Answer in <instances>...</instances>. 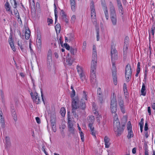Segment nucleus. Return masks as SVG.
Returning <instances> with one entry per match:
<instances>
[{"instance_id": "53", "label": "nucleus", "mask_w": 155, "mask_h": 155, "mask_svg": "<svg viewBox=\"0 0 155 155\" xmlns=\"http://www.w3.org/2000/svg\"><path fill=\"white\" fill-rule=\"evenodd\" d=\"M47 21L48 23V25H50L51 24H52L53 20L51 19L48 18L47 19Z\"/></svg>"}, {"instance_id": "11", "label": "nucleus", "mask_w": 155, "mask_h": 155, "mask_svg": "<svg viewBox=\"0 0 155 155\" xmlns=\"http://www.w3.org/2000/svg\"><path fill=\"white\" fill-rule=\"evenodd\" d=\"M101 5L103 8L106 18L107 20H108L109 18V15L107 6L105 2H103V1L101 2Z\"/></svg>"}, {"instance_id": "38", "label": "nucleus", "mask_w": 155, "mask_h": 155, "mask_svg": "<svg viewBox=\"0 0 155 155\" xmlns=\"http://www.w3.org/2000/svg\"><path fill=\"white\" fill-rule=\"evenodd\" d=\"M129 38L128 36H126L125 38L124 45H128V42Z\"/></svg>"}, {"instance_id": "52", "label": "nucleus", "mask_w": 155, "mask_h": 155, "mask_svg": "<svg viewBox=\"0 0 155 155\" xmlns=\"http://www.w3.org/2000/svg\"><path fill=\"white\" fill-rule=\"evenodd\" d=\"M18 45L19 47L21 48V50H23V48H22L21 41H18Z\"/></svg>"}, {"instance_id": "6", "label": "nucleus", "mask_w": 155, "mask_h": 155, "mask_svg": "<svg viewBox=\"0 0 155 155\" xmlns=\"http://www.w3.org/2000/svg\"><path fill=\"white\" fill-rule=\"evenodd\" d=\"M132 74L131 68L130 65L128 64L126 66L125 71V74L127 80L129 81V79Z\"/></svg>"}, {"instance_id": "49", "label": "nucleus", "mask_w": 155, "mask_h": 155, "mask_svg": "<svg viewBox=\"0 0 155 155\" xmlns=\"http://www.w3.org/2000/svg\"><path fill=\"white\" fill-rule=\"evenodd\" d=\"M64 45L66 49L68 50H69L71 47H70L69 45L68 44H67L66 43H65L64 44Z\"/></svg>"}, {"instance_id": "17", "label": "nucleus", "mask_w": 155, "mask_h": 155, "mask_svg": "<svg viewBox=\"0 0 155 155\" xmlns=\"http://www.w3.org/2000/svg\"><path fill=\"white\" fill-rule=\"evenodd\" d=\"M117 105V101L116 95L114 93H113L111 97L110 105Z\"/></svg>"}, {"instance_id": "23", "label": "nucleus", "mask_w": 155, "mask_h": 155, "mask_svg": "<svg viewBox=\"0 0 155 155\" xmlns=\"http://www.w3.org/2000/svg\"><path fill=\"white\" fill-rule=\"evenodd\" d=\"M11 111L14 120L16 121L17 120V118L15 110L14 109H12Z\"/></svg>"}, {"instance_id": "21", "label": "nucleus", "mask_w": 155, "mask_h": 155, "mask_svg": "<svg viewBox=\"0 0 155 155\" xmlns=\"http://www.w3.org/2000/svg\"><path fill=\"white\" fill-rule=\"evenodd\" d=\"M69 112L68 113V128L73 127V124L72 121L71 120V118L69 115Z\"/></svg>"}, {"instance_id": "28", "label": "nucleus", "mask_w": 155, "mask_h": 155, "mask_svg": "<svg viewBox=\"0 0 155 155\" xmlns=\"http://www.w3.org/2000/svg\"><path fill=\"white\" fill-rule=\"evenodd\" d=\"M54 12L55 17V23H56L58 19V12L57 10V7L55 3H54Z\"/></svg>"}, {"instance_id": "27", "label": "nucleus", "mask_w": 155, "mask_h": 155, "mask_svg": "<svg viewBox=\"0 0 155 155\" xmlns=\"http://www.w3.org/2000/svg\"><path fill=\"white\" fill-rule=\"evenodd\" d=\"M105 145H109L110 144V139L107 136H105L104 139Z\"/></svg>"}, {"instance_id": "62", "label": "nucleus", "mask_w": 155, "mask_h": 155, "mask_svg": "<svg viewBox=\"0 0 155 155\" xmlns=\"http://www.w3.org/2000/svg\"><path fill=\"white\" fill-rule=\"evenodd\" d=\"M127 48H128V45H124L123 51H127Z\"/></svg>"}, {"instance_id": "55", "label": "nucleus", "mask_w": 155, "mask_h": 155, "mask_svg": "<svg viewBox=\"0 0 155 155\" xmlns=\"http://www.w3.org/2000/svg\"><path fill=\"white\" fill-rule=\"evenodd\" d=\"M80 136L81 137V139L82 141H83L84 140V134L82 132H80Z\"/></svg>"}, {"instance_id": "13", "label": "nucleus", "mask_w": 155, "mask_h": 155, "mask_svg": "<svg viewBox=\"0 0 155 155\" xmlns=\"http://www.w3.org/2000/svg\"><path fill=\"white\" fill-rule=\"evenodd\" d=\"M93 56L91 62H93L94 61V62H97V54L96 51V47L94 45L93 46Z\"/></svg>"}, {"instance_id": "1", "label": "nucleus", "mask_w": 155, "mask_h": 155, "mask_svg": "<svg viewBox=\"0 0 155 155\" xmlns=\"http://www.w3.org/2000/svg\"><path fill=\"white\" fill-rule=\"evenodd\" d=\"M71 106L73 114L76 117H78L76 113V110L79 107L82 110H84L85 108L86 105L84 102H83L82 101H80L78 98L76 97L72 99Z\"/></svg>"}, {"instance_id": "61", "label": "nucleus", "mask_w": 155, "mask_h": 155, "mask_svg": "<svg viewBox=\"0 0 155 155\" xmlns=\"http://www.w3.org/2000/svg\"><path fill=\"white\" fill-rule=\"evenodd\" d=\"M58 41L59 43L61 45V46H63V41H62V38L61 37H60L59 40H58Z\"/></svg>"}, {"instance_id": "60", "label": "nucleus", "mask_w": 155, "mask_h": 155, "mask_svg": "<svg viewBox=\"0 0 155 155\" xmlns=\"http://www.w3.org/2000/svg\"><path fill=\"white\" fill-rule=\"evenodd\" d=\"M42 150L44 152L46 155H48V153L46 151V148H45L44 146H43L42 148Z\"/></svg>"}, {"instance_id": "19", "label": "nucleus", "mask_w": 155, "mask_h": 155, "mask_svg": "<svg viewBox=\"0 0 155 155\" xmlns=\"http://www.w3.org/2000/svg\"><path fill=\"white\" fill-rule=\"evenodd\" d=\"M89 127L90 128L91 132V134L92 135L95 137V132L94 130V128L93 126V124L92 123H90L89 124Z\"/></svg>"}, {"instance_id": "25", "label": "nucleus", "mask_w": 155, "mask_h": 155, "mask_svg": "<svg viewBox=\"0 0 155 155\" xmlns=\"http://www.w3.org/2000/svg\"><path fill=\"white\" fill-rule=\"evenodd\" d=\"M30 31L29 29H26L25 33V37L26 39H28L30 36Z\"/></svg>"}, {"instance_id": "4", "label": "nucleus", "mask_w": 155, "mask_h": 155, "mask_svg": "<svg viewBox=\"0 0 155 155\" xmlns=\"http://www.w3.org/2000/svg\"><path fill=\"white\" fill-rule=\"evenodd\" d=\"M125 124L121 125L120 126V122L117 120L114 121V130L117 136H120L123 132L125 128Z\"/></svg>"}, {"instance_id": "24", "label": "nucleus", "mask_w": 155, "mask_h": 155, "mask_svg": "<svg viewBox=\"0 0 155 155\" xmlns=\"http://www.w3.org/2000/svg\"><path fill=\"white\" fill-rule=\"evenodd\" d=\"M146 87L144 83H143L142 88L141 89V95L145 96L146 94Z\"/></svg>"}, {"instance_id": "51", "label": "nucleus", "mask_w": 155, "mask_h": 155, "mask_svg": "<svg viewBox=\"0 0 155 155\" xmlns=\"http://www.w3.org/2000/svg\"><path fill=\"white\" fill-rule=\"evenodd\" d=\"M97 31V41H98L99 39V29L96 30Z\"/></svg>"}, {"instance_id": "32", "label": "nucleus", "mask_w": 155, "mask_h": 155, "mask_svg": "<svg viewBox=\"0 0 155 155\" xmlns=\"http://www.w3.org/2000/svg\"><path fill=\"white\" fill-rule=\"evenodd\" d=\"M66 111H65V110L64 107H62L61 108V110L60 111V113L62 117L64 116L65 114Z\"/></svg>"}, {"instance_id": "8", "label": "nucleus", "mask_w": 155, "mask_h": 155, "mask_svg": "<svg viewBox=\"0 0 155 155\" xmlns=\"http://www.w3.org/2000/svg\"><path fill=\"white\" fill-rule=\"evenodd\" d=\"M30 94L33 101L37 104H39L40 102V100L37 93L35 92L33 94V92H31Z\"/></svg>"}, {"instance_id": "26", "label": "nucleus", "mask_w": 155, "mask_h": 155, "mask_svg": "<svg viewBox=\"0 0 155 155\" xmlns=\"http://www.w3.org/2000/svg\"><path fill=\"white\" fill-rule=\"evenodd\" d=\"M5 6L6 10L7 11H9L11 13H12V10H10V7L9 4L8 2H6L5 5Z\"/></svg>"}, {"instance_id": "18", "label": "nucleus", "mask_w": 155, "mask_h": 155, "mask_svg": "<svg viewBox=\"0 0 155 155\" xmlns=\"http://www.w3.org/2000/svg\"><path fill=\"white\" fill-rule=\"evenodd\" d=\"M70 2L72 11L74 12L75 11L76 4L75 0H70Z\"/></svg>"}, {"instance_id": "48", "label": "nucleus", "mask_w": 155, "mask_h": 155, "mask_svg": "<svg viewBox=\"0 0 155 155\" xmlns=\"http://www.w3.org/2000/svg\"><path fill=\"white\" fill-rule=\"evenodd\" d=\"M69 131L70 132V133L73 134L74 132V127L69 128Z\"/></svg>"}, {"instance_id": "45", "label": "nucleus", "mask_w": 155, "mask_h": 155, "mask_svg": "<svg viewBox=\"0 0 155 155\" xmlns=\"http://www.w3.org/2000/svg\"><path fill=\"white\" fill-rule=\"evenodd\" d=\"M8 42L9 43V45L11 44H13V41L12 39V35H10L9 36V38L8 39Z\"/></svg>"}, {"instance_id": "34", "label": "nucleus", "mask_w": 155, "mask_h": 155, "mask_svg": "<svg viewBox=\"0 0 155 155\" xmlns=\"http://www.w3.org/2000/svg\"><path fill=\"white\" fill-rule=\"evenodd\" d=\"M50 122H51V125L55 124V122H56L55 118L54 117H51Z\"/></svg>"}, {"instance_id": "58", "label": "nucleus", "mask_w": 155, "mask_h": 155, "mask_svg": "<svg viewBox=\"0 0 155 155\" xmlns=\"http://www.w3.org/2000/svg\"><path fill=\"white\" fill-rule=\"evenodd\" d=\"M10 45L12 50L15 51V48L14 46V44L12 43Z\"/></svg>"}, {"instance_id": "35", "label": "nucleus", "mask_w": 155, "mask_h": 155, "mask_svg": "<svg viewBox=\"0 0 155 155\" xmlns=\"http://www.w3.org/2000/svg\"><path fill=\"white\" fill-rule=\"evenodd\" d=\"M127 128L128 131L132 130V127L131 124L130 122H128L127 125Z\"/></svg>"}, {"instance_id": "59", "label": "nucleus", "mask_w": 155, "mask_h": 155, "mask_svg": "<svg viewBox=\"0 0 155 155\" xmlns=\"http://www.w3.org/2000/svg\"><path fill=\"white\" fill-rule=\"evenodd\" d=\"M148 129V124L147 122L146 121L145 125L144 130L145 131H147V130Z\"/></svg>"}, {"instance_id": "20", "label": "nucleus", "mask_w": 155, "mask_h": 155, "mask_svg": "<svg viewBox=\"0 0 155 155\" xmlns=\"http://www.w3.org/2000/svg\"><path fill=\"white\" fill-rule=\"evenodd\" d=\"M112 74L113 78V81L115 85H116L117 84V77L116 73V71H112Z\"/></svg>"}, {"instance_id": "42", "label": "nucleus", "mask_w": 155, "mask_h": 155, "mask_svg": "<svg viewBox=\"0 0 155 155\" xmlns=\"http://www.w3.org/2000/svg\"><path fill=\"white\" fill-rule=\"evenodd\" d=\"M94 117L93 116H91L89 117V119L88 120V121L90 123H92L93 124V122L94 121Z\"/></svg>"}, {"instance_id": "43", "label": "nucleus", "mask_w": 155, "mask_h": 155, "mask_svg": "<svg viewBox=\"0 0 155 155\" xmlns=\"http://www.w3.org/2000/svg\"><path fill=\"white\" fill-rule=\"evenodd\" d=\"M69 50H70V51L71 54L73 55H74V52L75 51H76V49L71 47Z\"/></svg>"}, {"instance_id": "2", "label": "nucleus", "mask_w": 155, "mask_h": 155, "mask_svg": "<svg viewBox=\"0 0 155 155\" xmlns=\"http://www.w3.org/2000/svg\"><path fill=\"white\" fill-rule=\"evenodd\" d=\"M97 65V62H94V61L91 62L90 79L91 83L92 86L93 87H96L97 85L96 74V69Z\"/></svg>"}, {"instance_id": "41", "label": "nucleus", "mask_w": 155, "mask_h": 155, "mask_svg": "<svg viewBox=\"0 0 155 155\" xmlns=\"http://www.w3.org/2000/svg\"><path fill=\"white\" fill-rule=\"evenodd\" d=\"M74 37V34L73 33H70L69 37V40L71 41H72Z\"/></svg>"}, {"instance_id": "16", "label": "nucleus", "mask_w": 155, "mask_h": 155, "mask_svg": "<svg viewBox=\"0 0 155 155\" xmlns=\"http://www.w3.org/2000/svg\"><path fill=\"white\" fill-rule=\"evenodd\" d=\"M36 40V45L38 51H40L41 47V36L38 35Z\"/></svg>"}, {"instance_id": "7", "label": "nucleus", "mask_w": 155, "mask_h": 155, "mask_svg": "<svg viewBox=\"0 0 155 155\" xmlns=\"http://www.w3.org/2000/svg\"><path fill=\"white\" fill-rule=\"evenodd\" d=\"M117 51L114 47L111 46V60L112 61L115 60L117 59Z\"/></svg>"}, {"instance_id": "3", "label": "nucleus", "mask_w": 155, "mask_h": 155, "mask_svg": "<svg viewBox=\"0 0 155 155\" xmlns=\"http://www.w3.org/2000/svg\"><path fill=\"white\" fill-rule=\"evenodd\" d=\"M30 5L31 8V12L32 16L36 18V15L38 16L41 13V8L39 3L37 2L36 3L37 12H36L35 3L34 0H29Z\"/></svg>"}, {"instance_id": "29", "label": "nucleus", "mask_w": 155, "mask_h": 155, "mask_svg": "<svg viewBox=\"0 0 155 155\" xmlns=\"http://www.w3.org/2000/svg\"><path fill=\"white\" fill-rule=\"evenodd\" d=\"M0 124L2 127L4 128L5 127V124L4 117L0 118Z\"/></svg>"}, {"instance_id": "63", "label": "nucleus", "mask_w": 155, "mask_h": 155, "mask_svg": "<svg viewBox=\"0 0 155 155\" xmlns=\"http://www.w3.org/2000/svg\"><path fill=\"white\" fill-rule=\"evenodd\" d=\"M35 119L38 123L40 124V120L39 117H36L35 118Z\"/></svg>"}, {"instance_id": "5", "label": "nucleus", "mask_w": 155, "mask_h": 155, "mask_svg": "<svg viewBox=\"0 0 155 155\" xmlns=\"http://www.w3.org/2000/svg\"><path fill=\"white\" fill-rule=\"evenodd\" d=\"M90 8L92 21L93 22H95L96 21V17L94 4L93 1H91V2Z\"/></svg>"}, {"instance_id": "22", "label": "nucleus", "mask_w": 155, "mask_h": 155, "mask_svg": "<svg viewBox=\"0 0 155 155\" xmlns=\"http://www.w3.org/2000/svg\"><path fill=\"white\" fill-rule=\"evenodd\" d=\"M112 23L113 25H115L117 22V16L110 17Z\"/></svg>"}, {"instance_id": "10", "label": "nucleus", "mask_w": 155, "mask_h": 155, "mask_svg": "<svg viewBox=\"0 0 155 155\" xmlns=\"http://www.w3.org/2000/svg\"><path fill=\"white\" fill-rule=\"evenodd\" d=\"M47 64L48 67H50L52 64V54L51 51H49L47 58Z\"/></svg>"}, {"instance_id": "9", "label": "nucleus", "mask_w": 155, "mask_h": 155, "mask_svg": "<svg viewBox=\"0 0 155 155\" xmlns=\"http://www.w3.org/2000/svg\"><path fill=\"white\" fill-rule=\"evenodd\" d=\"M109 8L110 17L117 16L115 8L111 2H110L109 3Z\"/></svg>"}, {"instance_id": "57", "label": "nucleus", "mask_w": 155, "mask_h": 155, "mask_svg": "<svg viewBox=\"0 0 155 155\" xmlns=\"http://www.w3.org/2000/svg\"><path fill=\"white\" fill-rule=\"evenodd\" d=\"M53 130L54 132H55L56 130V128L55 124L51 125Z\"/></svg>"}, {"instance_id": "40", "label": "nucleus", "mask_w": 155, "mask_h": 155, "mask_svg": "<svg viewBox=\"0 0 155 155\" xmlns=\"http://www.w3.org/2000/svg\"><path fill=\"white\" fill-rule=\"evenodd\" d=\"M10 2L12 5V4L13 3H14V6L13 7L14 8H16L17 7V3L16 2L15 0H10Z\"/></svg>"}, {"instance_id": "54", "label": "nucleus", "mask_w": 155, "mask_h": 155, "mask_svg": "<svg viewBox=\"0 0 155 155\" xmlns=\"http://www.w3.org/2000/svg\"><path fill=\"white\" fill-rule=\"evenodd\" d=\"M76 19V17L75 15H73L71 18V22L72 23H74L75 20Z\"/></svg>"}, {"instance_id": "56", "label": "nucleus", "mask_w": 155, "mask_h": 155, "mask_svg": "<svg viewBox=\"0 0 155 155\" xmlns=\"http://www.w3.org/2000/svg\"><path fill=\"white\" fill-rule=\"evenodd\" d=\"M100 94H102L101 90L100 87H99L98 88L97 90V95H100Z\"/></svg>"}, {"instance_id": "46", "label": "nucleus", "mask_w": 155, "mask_h": 155, "mask_svg": "<svg viewBox=\"0 0 155 155\" xmlns=\"http://www.w3.org/2000/svg\"><path fill=\"white\" fill-rule=\"evenodd\" d=\"M61 15L62 18L64 19L65 18L66 15L65 14L64 12L62 10L61 11Z\"/></svg>"}, {"instance_id": "14", "label": "nucleus", "mask_w": 155, "mask_h": 155, "mask_svg": "<svg viewBox=\"0 0 155 155\" xmlns=\"http://www.w3.org/2000/svg\"><path fill=\"white\" fill-rule=\"evenodd\" d=\"M77 69L78 72L79 74L81 79L82 81H83L84 76L82 68L79 65H77Z\"/></svg>"}, {"instance_id": "12", "label": "nucleus", "mask_w": 155, "mask_h": 155, "mask_svg": "<svg viewBox=\"0 0 155 155\" xmlns=\"http://www.w3.org/2000/svg\"><path fill=\"white\" fill-rule=\"evenodd\" d=\"M118 102L119 106L120 107V109L121 112L123 113L124 114L125 113V110L124 109V101L123 99L121 98H120L118 100Z\"/></svg>"}, {"instance_id": "47", "label": "nucleus", "mask_w": 155, "mask_h": 155, "mask_svg": "<svg viewBox=\"0 0 155 155\" xmlns=\"http://www.w3.org/2000/svg\"><path fill=\"white\" fill-rule=\"evenodd\" d=\"M75 90L74 89H73V90H72L71 91V98L72 99L73 98H74V96H75Z\"/></svg>"}, {"instance_id": "39", "label": "nucleus", "mask_w": 155, "mask_h": 155, "mask_svg": "<svg viewBox=\"0 0 155 155\" xmlns=\"http://www.w3.org/2000/svg\"><path fill=\"white\" fill-rule=\"evenodd\" d=\"M123 90L124 92V94H125V95H127V88L126 84L125 83H124V85Z\"/></svg>"}, {"instance_id": "44", "label": "nucleus", "mask_w": 155, "mask_h": 155, "mask_svg": "<svg viewBox=\"0 0 155 155\" xmlns=\"http://www.w3.org/2000/svg\"><path fill=\"white\" fill-rule=\"evenodd\" d=\"M119 12L120 13H121V15H124V12H123V8L122 7V6L118 7Z\"/></svg>"}, {"instance_id": "36", "label": "nucleus", "mask_w": 155, "mask_h": 155, "mask_svg": "<svg viewBox=\"0 0 155 155\" xmlns=\"http://www.w3.org/2000/svg\"><path fill=\"white\" fill-rule=\"evenodd\" d=\"M97 95V99L98 101L100 103H102L103 101L102 94H100V95Z\"/></svg>"}, {"instance_id": "64", "label": "nucleus", "mask_w": 155, "mask_h": 155, "mask_svg": "<svg viewBox=\"0 0 155 155\" xmlns=\"http://www.w3.org/2000/svg\"><path fill=\"white\" fill-rule=\"evenodd\" d=\"M145 155H148V150L147 147H145Z\"/></svg>"}, {"instance_id": "37", "label": "nucleus", "mask_w": 155, "mask_h": 155, "mask_svg": "<svg viewBox=\"0 0 155 155\" xmlns=\"http://www.w3.org/2000/svg\"><path fill=\"white\" fill-rule=\"evenodd\" d=\"M87 45V43L86 41H84L83 42V45L82 46V51L83 52H84L86 50V47Z\"/></svg>"}, {"instance_id": "33", "label": "nucleus", "mask_w": 155, "mask_h": 155, "mask_svg": "<svg viewBox=\"0 0 155 155\" xmlns=\"http://www.w3.org/2000/svg\"><path fill=\"white\" fill-rule=\"evenodd\" d=\"M55 29L56 32H60L61 29L60 25L59 24H57L55 26Z\"/></svg>"}, {"instance_id": "50", "label": "nucleus", "mask_w": 155, "mask_h": 155, "mask_svg": "<svg viewBox=\"0 0 155 155\" xmlns=\"http://www.w3.org/2000/svg\"><path fill=\"white\" fill-rule=\"evenodd\" d=\"M66 62L68 63V64L69 66L71 65L72 64V61L71 59H69V58H68L66 60Z\"/></svg>"}, {"instance_id": "31", "label": "nucleus", "mask_w": 155, "mask_h": 155, "mask_svg": "<svg viewBox=\"0 0 155 155\" xmlns=\"http://www.w3.org/2000/svg\"><path fill=\"white\" fill-rule=\"evenodd\" d=\"M134 136L132 130L128 131L127 137L128 139H130Z\"/></svg>"}, {"instance_id": "15", "label": "nucleus", "mask_w": 155, "mask_h": 155, "mask_svg": "<svg viewBox=\"0 0 155 155\" xmlns=\"http://www.w3.org/2000/svg\"><path fill=\"white\" fill-rule=\"evenodd\" d=\"M117 105H110L111 112L112 114H114V120L115 119H117V115L116 114V112L117 110Z\"/></svg>"}, {"instance_id": "30", "label": "nucleus", "mask_w": 155, "mask_h": 155, "mask_svg": "<svg viewBox=\"0 0 155 155\" xmlns=\"http://www.w3.org/2000/svg\"><path fill=\"white\" fill-rule=\"evenodd\" d=\"M5 142L6 145H9L11 144L10 138L8 137H5Z\"/></svg>"}]
</instances>
